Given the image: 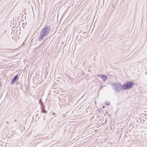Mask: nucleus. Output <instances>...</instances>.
<instances>
[{
	"mask_svg": "<svg viewBox=\"0 0 147 147\" xmlns=\"http://www.w3.org/2000/svg\"><path fill=\"white\" fill-rule=\"evenodd\" d=\"M51 30L50 27L48 25H45L40 32L38 37V40L41 42L44 39V37L47 36Z\"/></svg>",
	"mask_w": 147,
	"mask_h": 147,
	"instance_id": "f257e3e1",
	"label": "nucleus"
},
{
	"mask_svg": "<svg viewBox=\"0 0 147 147\" xmlns=\"http://www.w3.org/2000/svg\"><path fill=\"white\" fill-rule=\"evenodd\" d=\"M111 84L113 89L116 92H118L122 89V86H121L120 83L118 82L113 83Z\"/></svg>",
	"mask_w": 147,
	"mask_h": 147,
	"instance_id": "f03ea898",
	"label": "nucleus"
},
{
	"mask_svg": "<svg viewBox=\"0 0 147 147\" xmlns=\"http://www.w3.org/2000/svg\"><path fill=\"white\" fill-rule=\"evenodd\" d=\"M134 85L133 82H128L122 86V88L125 90H128L132 88Z\"/></svg>",
	"mask_w": 147,
	"mask_h": 147,
	"instance_id": "7ed1b4c3",
	"label": "nucleus"
},
{
	"mask_svg": "<svg viewBox=\"0 0 147 147\" xmlns=\"http://www.w3.org/2000/svg\"><path fill=\"white\" fill-rule=\"evenodd\" d=\"M98 77L101 79L103 82H105L107 79V77L103 75H98Z\"/></svg>",
	"mask_w": 147,
	"mask_h": 147,
	"instance_id": "20e7f679",
	"label": "nucleus"
},
{
	"mask_svg": "<svg viewBox=\"0 0 147 147\" xmlns=\"http://www.w3.org/2000/svg\"><path fill=\"white\" fill-rule=\"evenodd\" d=\"M18 79V75H16L12 80L11 82V84H13L15 82V81L17 79Z\"/></svg>",
	"mask_w": 147,
	"mask_h": 147,
	"instance_id": "39448f33",
	"label": "nucleus"
},
{
	"mask_svg": "<svg viewBox=\"0 0 147 147\" xmlns=\"http://www.w3.org/2000/svg\"><path fill=\"white\" fill-rule=\"evenodd\" d=\"M64 96L62 95H60V96L59 97V100L60 102H61V103H62L64 102Z\"/></svg>",
	"mask_w": 147,
	"mask_h": 147,
	"instance_id": "423d86ee",
	"label": "nucleus"
},
{
	"mask_svg": "<svg viewBox=\"0 0 147 147\" xmlns=\"http://www.w3.org/2000/svg\"><path fill=\"white\" fill-rule=\"evenodd\" d=\"M45 108V107H41V111L43 113H47V111L44 109Z\"/></svg>",
	"mask_w": 147,
	"mask_h": 147,
	"instance_id": "0eeeda50",
	"label": "nucleus"
},
{
	"mask_svg": "<svg viewBox=\"0 0 147 147\" xmlns=\"http://www.w3.org/2000/svg\"><path fill=\"white\" fill-rule=\"evenodd\" d=\"M39 103L41 105V107H44L43 105V103L42 102V100L41 99H40L39 100Z\"/></svg>",
	"mask_w": 147,
	"mask_h": 147,
	"instance_id": "6e6552de",
	"label": "nucleus"
},
{
	"mask_svg": "<svg viewBox=\"0 0 147 147\" xmlns=\"http://www.w3.org/2000/svg\"><path fill=\"white\" fill-rule=\"evenodd\" d=\"M106 105H107V106L109 105H110V103L109 102H106Z\"/></svg>",
	"mask_w": 147,
	"mask_h": 147,
	"instance_id": "1a4fd4ad",
	"label": "nucleus"
},
{
	"mask_svg": "<svg viewBox=\"0 0 147 147\" xmlns=\"http://www.w3.org/2000/svg\"><path fill=\"white\" fill-rule=\"evenodd\" d=\"M47 39H46L45 40H44V41L43 42H42V45H41L40 46V47L42 45V44H43L45 42V41Z\"/></svg>",
	"mask_w": 147,
	"mask_h": 147,
	"instance_id": "9d476101",
	"label": "nucleus"
},
{
	"mask_svg": "<svg viewBox=\"0 0 147 147\" xmlns=\"http://www.w3.org/2000/svg\"><path fill=\"white\" fill-rule=\"evenodd\" d=\"M6 123L7 124H9V122L8 121H7L6 122Z\"/></svg>",
	"mask_w": 147,
	"mask_h": 147,
	"instance_id": "9b49d317",
	"label": "nucleus"
},
{
	"mask_svg": "<svg viewBox=\"0 0 147 147\" xmlns=\"http://www.w3.org/2000/svg\"><path fill=\"white\" fill-rule=\"evenodd\" d=\"M14 121H15V122H16L17 121V120H14Z\"/></svg>",
	"mask_w": 147,
	"mask_h": 147,
	"instance_id": "f8f14e48",
	"label": "nucleus"
},
{
	"mask_svg": "<svg viewBox=\"0 0 147 147\" xmlns=\"http://www.w3.org/2000/svg\"><path fill=\"white\" fill-rule=\"evenodd\" d=\"M102 108H105V107H104V106H102Z\"/></svg>",
	"mask_w": 147,
	"mask_h": 147,
	"instance_id": "ddd939ff",
	"label": "nucleus"
},
{
	"mask_svg": "<svg viewBox=\"0 0 147 147\" xmlns=\"http://www.w3.org/2000/svg\"><path fill=\"white\" fill-rule=\"evenodd\" d=\"M63 104H62V105L60 104V105H61L62 106H63Z\"/></svg>",
	"mask_w": 147,
	"mask_h": 147,
	"instance_id": "4468645a",
	"label": "nucleus"
},
{
	"mask_svg": "<svg viewBox=\"0 0 147 147\" xmlns=\"http://www.w3.org/2000/svg\"><path fill=\"white\" fill-rule=\"evenodd\" d=\"M63 115V117H64V115Z\"/></svg>",
	"mask_w": 147,
	"mask_h": 147,
	"instance_id": "2eb2a0df",
	"label": "nucleus"
},
{
	"mask_svg": "<svg viewBox=\"0 0 147 147\" xmlns=\"http://www.w3.org/2000/svg\"><path fill=\"white\" fill-rule=\"evenodd\" d=\"M61 108H62V106H61Z\"/></svg>",
	"mask_w": 147,
	"mask_h": 147,
	"instance_id": "dca6fc26",
	"label": "nucleus"
},
{
	"mask_svg": "<svg viewBox=\"0 0 147 147\" xmlns=\"http://www.w3.org/2000/svg\"><path fill=\"white\" fill-rule=\"evenodd\" d=\"M63 42L62 43V44H63Z\"/></svg>",
	"mask_w": 147,
	"mask_h": 147,
	"instance_id": "f3484780",
	"label": "nucleus"
}]
</instances>
